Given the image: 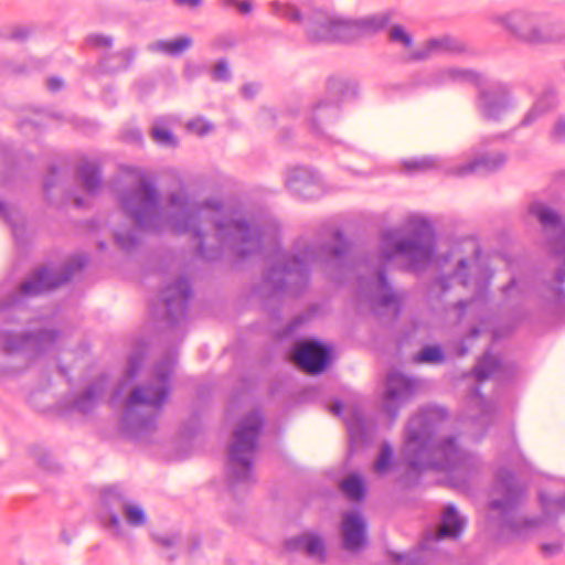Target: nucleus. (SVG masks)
<instances>
[{
    "mask_svg": "<svg viewBox=\"0 0 565 565\" xmlns=\"http://www.w3.org/2000/svg\"><path fill=\"white\" fill-rule=\"evenodd\" d=\"M64 86L63 81L60 77L52 76L47 79L46 87L50 92L56 93Z\"/></svg>",
    "mask_w": 565,
    "mask_h": 565,
    "instance_id": "obj_62",
    "label": "nucleus"
},
{
    "mask_svg": "<svg viewBox=\"0 0 565 565\" xmlns=\"http://www.w3.org/2000/svg\"><path fill=\"white\" fill-rule=\"evenodd\" d=\"M0 216L10 224L12 236L15 242L18 244H23L25 227L23 224H18L12 220L9 207L3 202H0Z\"/></svg>",
    "mask_w": 565,
    "mask_h": 565,
    "instance_id": "obj_42",
    "label": "nucleus"
},
{
    "mask_svg": "<svg viewBox=\"0 0 565 565\" xmlns=\"http://www.w3.org/2000/svg\"><path fill=\"white\" fill-rule=\"evenodd\" d=\"M415 391V380L399 372H391L387 374L383 411L392 422L396 419L399 408L413 397Z\"/></svg>",
    "mask_w": 565,
    "mask_h": 565,
    "instance_id": "obj_18",
    "label": "nucleus"
},
{
    "mask_svg": "<svg viewBox=\"0 0 565 565\" xmlns=\"http://www.w3.org/2000/svg\"><path fill=\"white\" fill-rule=\"evenodd\" d=\"M481 74L470 68L448 67L437 71L431 76V84L445 85L449 83H470L481 86Z\"/></svg>",
    "mask_w": 565,
    "mask_h": 565,
    "instance_id": "obj_27",
    "label": "nucleus"
},
{
    "mask_svg": "<svg viewBox=\"0 0 565 565\" xmlns=\"http://www.w3.org/2000/svg\"><path fill=\"white\" fill-rule=\"evenodd\" d=\"M124 213L141 231H156L159 225L161 209L160 195L152 182L141 178L134 189L120 194Z\"/></svg>",
    "mask_w": 565,
    "mask_h": 565,
    "instance_id": "obj_9",
    "label": "nucleus"
},
{
    "mask_svg": "<svg viewBox=\"0 0 565 565\" xmlns=\"http://www.w3.org/2000/svg\"><path fill=\"white\" fill-rule=\"evenodd\" d=\"M529 211L545 228H558L563 226L562 218L558 213L542 203H533Z\"/></svg>",
    "mask_w": 565,
    "mask_h": 565,
    "instance_id": "obj_34",
    "label": "nucleus"
},
{
    "mask_svg": "<svg viewBox=\"0 0 565 565\" xmlns=\"http://www.w3.org/2000/svg\"><path fill=\"white\" fill-rule=\"evenodd\" d=\"M292 360L307 374L319 375L331 363L332 348L322 341L309 338L298 340L292 347Z\"/></svg>",
    "mask_w": 565,
    "mask_h": 565,
    "instance_id": "obj_16",
    "label": "nucleus"
},
{
    "mask_svg": "<svg viewBox=\"0 0 565 565\" xmlns=\"http://www.w3.org/2000/svg\"><path fill=\"white\" fill-rule=\"evenodd\" d=\"M2 349L7 354H12L29 348L28 332L13 331L1 332Z\"/></svg>",
    "mask_w": 565,
    "mask_h": 565,
    "instance_id": "obj_35",
    "label": "nucleus"
},
{
    "mask_svg": "<svg viewBox=\"0 0 565 565\" xmlns=\"http://www.w3.org/2000/svg\"><path fill=\"white\" fill-rule=\"evenodd\" d=\"M128 503L118 487H109L102 492L103 511L99 519L104 527L113 531L116 536L122 533L119 514L124 513Z\"/></svg>",
    "mask_w": 565,
    "mask_h": 565,
    "instance_id": "obj_20",
    "label": "nucleus"
},
{
    "mask_svg": "<svg viewBox=\"0 0 565 565\" xmlns=\"http://www.w3.org/2000/svg\"><path fill=\"white\" fill-rule=\"evenodd\" d=\"M307 320V317L299 315L295 317L285 328L284 334L289 335L298 330V328Z\"/></svg>",
    "mask_w": 565,
    "mask_h": 565,
    "instance_id": "obj_58",
    "label": "nucleus"
},
{
    "mask_svg": "<svg viewBox=\"0 0 565 565\" xmlns=\"http://www.w3.org/2000/svg\"><path fill=\"white\" fill-rule=\"evenodd\" d=\"M551 139L556 143L565 142V118L558 117L551 131Z\"/></svg>",
    "mask_w": 565,
    "mask_h": 565,
    "instance_id": "obj_52",
    "label": "nucleus"
},
{
    "mask_svg": "<svg viewBox=\"0 0 565 565\" xmlns=\"http://www.w3.org/2000/svg\"><path fill=\"white\" fill-rule=\"evenodd\" d=\"M259 90V85L256 83L244 84L241 88V94L245 99H253Z\"/></svg>",
    "mask_w": 565,
    "mask_h": 565,
    "instance_id": "obj_59",
    "label": "nucleus"
},
{
    "mask_svg": "<svg viewBox=\"0 0 565 565\" xmlns=\"http://www.w3.org/2000/svg\"><path fill=\"white\" fill-rule=\"evenodd\" d=\"M216 236L222 246H227L238 258L245 259L260 252L263 230L244 218L215 220Z\"/></svg>",
    "mask_w": 565,
    "mask_h": 565,
    "instance_id": "obj_12",
    "label": "nucleus"
},
{
    "mask_svg": "<svg viewBox=\"0 0 565 565\" xmlns=\"http://www.w3.org/2000/svg\"><path fill=\"white\" fill-rule=\"evenodd\" d=\"M180 540L179 534H170V535H156L154 541L164 547H172L178 544Z\"/></svg>",
    "mask_w": 565,
    "mask_h": 565,
    "instance_id": "obj_57",
    "label": "nucleus"
},
{
    "mask_svg": "<svg viewBox=\"0 0 565 565\" xmlns=\"http://www.w3.org/2000/svg\"><path fill=\"white\" fill-rule=\"evenodd\" d=\"M339 489L343 495L352 501L360 502L366 495V486L363 478L359 473H350L339 482Z\"/></svg>",
    "mask_w": 565,
    "mask_h": 565,
    "instance_id": "obj_33",
    "label": "nucleus"
},
{
    "mask_svg": "<svg viewBox=\"0 0 565 565\" xmlns=\"http://www.w3.org/2000/svg\"><path fill=\"white\" fill-rule=\"evenodd\" d=\"M348 20L322 10L313 11L306 19V35L311 43L350 42Z\"/></svg>",
    "mask_w": 565,
    "mask_h": 565,
    "instance_id": "obj_14",
    "label": "nucleus"
},
{
    "mask_svg": "<svg viewBox=\"0 0 565 565\" xmlns=\"http://www.w3.org/2000/svg\"><path fill=\"white\" fill-rule=\"evenodd\" d=\"M274 10L277 14L282 15L284 18L288 19L292 22H300L301 21V13L300 11L292 4H282L274 2Z\"/></svg>",
    "mask_w": 565,
    "mask_h": 565,
    "instance_id": "obj_48",
    "label": "nucleus"
},
{
    "mask_svg": "<svg viewBox=\"0 0 565 565\" xmlns=\"http://www.w3.org/2000/svg\"><path fill=\"white\" fill-rule=\"evenodd\" d=\"M221 3L223 7H237L243 14L249 13L253 9L250 0H221Z\"/></svg>",
    "mask_w": 565,
    "mask_h": 565,
    "instance_id": "obj_56",
    "label": "nucleus"
},
{
    "mask_svg": "<svg viewBox=\"0 0 565 565\" xmlns=\"http://www.w3.org/2000/svg\"><path fill=\"white\" fill-rule=\"evenodd\" d=\"M500 367V361L487 352L473 367V375L478 382L488 380Z\"/></svg>",
    "mask_w": 565,
    "mask_h": 565,
    "instance_id": "obj_36",
    "label": "nucleus"
},
{
    "mask_svg": "<svg viewBox=\"0 0 565 565\" xmlns=\"http://www.w3.org/2000/svg\"><path fill=\"white\" fill-rule=\"evenodd\" d=\"M151 137L156 143L159 146H164L169 148H175L178 146V139L174 134L168 129L162 127H152Z\"/></svg>",
    "mask_w": 565,
    "mask_h": 565,
    "instance_id": "obj_41",
    "label": "nucleus"
},
{
    "mask_svg": "<svg viewBox=\"0 0 565 565\" xmlns=\"http://www.w3.org/2000/svg\"><path fill=\"white\" fill-rule=\"evenodd\" d=\"M328 94L330 100H319L307 114L306 121L310 132L317 137L327 136L328 129L338 120L340 103L343 99L355 97L356 84L344 78L330 77L328 79Z\"/></svg>",
    "mask_w": 565,
    "mask_h": 565,
    "instance_id": "obj_11",
    "label": "nucleus"
},
{
    "mask_svg": "<svg viewBox=\"0 0 565 565\" xmlns=\"http://www.w3.org/2000/svg\"><path fill=\"white\" fill-rule=\"evenodd\" d=\"M87 45L96 49L111 47L114 39L110 35L92 33L86 38Z\"/></svg>",
    "mask_w": 565,
    "mask_h": 565,
    "instance_id": "obj_50",
    "label": "nucleus"
},
{
    "mask_svg": "<svg viewBox=\"0 0 565 565\" xmlns=\"http://www.w3.org/2000/svg\"><path fill=\"white\" fill-rule=\"evenodd\" d=\"M192 287L188 278L180 277L167 286L160 294L166 308V321L174 327L186 319Z\"/></svg>",
    "mask_w": 565,
    "mask_h": 565,
    "instance_id": "obj_17",
    "label": "nucleus"
},
{
    "mask_svg": "<svg viewBox=\"0 0 565 565\" xmlns=\"http://www.w3.org/2000/svg\"><path fill=\"white\" fill-rule=\"evenodd\" d=\"M212 77L217 82H227L231 79V72L226 60H220L212 72Z\"/></svg>",
    "mask_w": 565,
    "mask_h": 565,
    "instance_id": "obj_51",
    "label": "nucleus"
},
{
    "mask_svg": "<svg viewBox=\"0 0 565 565\" xmlns=\"http://www.w3.org/2000/svg\"><path fill=\"white\" fill-rule=\"evenodd\" d=\"M413 361L418 364L440 363L445 361V353L439 345L427 344L414 355Z\"/></svg>",
    "mask_w": 565,
    "mask_h": 565,
    "instance_id": "obj_38",
    "label": "nucleus"
},
{
    "mask_svg": "<svg viewBox=\"0 0 565 565\" xmlns=\"http://www.w3.org/2000/svg\"><path fill=\"white\" fill-rule=\"evenodd\" d=\"M436 252V235L428 221H420L407 236L396 237L385 233L381 258L390 262L396 256L407 259L412 271H422L431 263Z\"/></svg>",
    "mask_w": 565,
    "mask_h": 565,
    "instance_id": "obj_6",
    "label": "nucleus"
},
{
    "mask_svg": "<svg viewBox=\"0 0 565 565\" xmlns=\"http://www.w3.org/2000/svg\"><path fill=\"white\" fill-rule=\"evenodd\" d=\"M333 244H309L297 253L279 252L270 267L263 275L257 294L264 300V308L273 319L280 318L284 294L300 295L309 284L313 266L341 267L350 252V242L341 230L332 234Z\"/></svg>",
    "mask_w": 565,
    "mask_h": 565,
    "instance_id": "obj_1",
    "label": "nucleus"
},
{
    "mask_svg": "<svg viewBox=\"0 0 565 565\" xmlns=\"http://www.w3.org/2000/svg\"><path fill=\"white\" fill-rule=\"evenodd\" d=\"M260 120L265 122L276 124L277 121V115L275 111L270 108H264L260 113Z\"/></svg>",
    "mask_w": 565,
    "mask_h": 565,
    "instance_id": "obj_63",
    "label": "nucleus"
},
{
    "mask_svg": "<svg viewBox=\"0 0 565 565\" xmlns=\"http://www.w3.org/2000/svg\"><path fill=\"white\" fill-rule=\"evenodd\" d=\"M76 179L88 195H95L102 188V170L98 163L83 161L76 168Z\"/></svg>",
    "mask_w": 565,
    "mask_h": 565,
    "instance_id": "obj_29",
    "label": "nucleus"
},
{
    "mask_svg": "<svg viewBox=\"0 0 565 565\" xmlns=\"http://www.w3.org/2000/svg\"><path fill=\"white\" fill-rule=\"evenodd\" d=\"M143 363V355L141 352H135L129 355L127 361V369L125 372V379L126 382H131L135 380L137 374L139 373L141 366Z\"/></svg>",
    "mask_w": 565,
    "mask_h": 565,
    "instance_id": "obj_44",
    "label": "nucleus"
},
{
    "mask_svg": "<svg viewBox=\"0 0 565 565\" xmlns=\"http://www.w3.org/2000/svg\"><path fill=\"white\" fill-rule=\"evenodd\" d=\"M31 34V30L26 26H19L13 30V32L10 35L11 40L14 41H25Z\"/></svg>",
    "mask_w": 565,
    "mask_h": 565,
    "instance_id": "obj_61",
    "label": "nucleus"
},
{
    "mask_svg": "<svg viewBox=\"0 0 565 565\" xmlns=\"http://www.w3.org/2000/svg\"><path fill=\"white\" fill-rule=\"evenodd\" d=\"M285 547L289 552L302 550L310 557L319 556L321 561L324 559V543L318 535L303 534L291 537L286 541Z\"/></svg>",
    "mask_w": 565,
    "mask_h": 565,
    "instance_id": "obj_30",
    "label": "nucleus"
},
{
    "mask_svg": "<svg viewBox=\"0 0 565 565\" xmlns=\"http://www.w3.org/2000/svg\"><path fill=\"white\" fill-rule=\"evenodd\" d=\"M188 128L195 131L199 136H204L212 130L213 126L203 119H195L188 122Z\"/></svg>",
    "mask_w": 565,
    "mask_h": 565,
    "instance_id": "obj_54",
    "label": "nucleus"
},
{
    "mask_svg": "<svg viewBox=\"0 0 565 565\" xmlns=\"http://www.w3.org/2000/svg\"><path fill=\"white\" fill-rule=\"evenodd\" d=\"M469 264L466 258H461L451 275H440L433 279L430 284V292L434 294L436 289L438 292L436 297L441 299L446 292L451 288L452 278H457L461 286L467 287L469 285Z\"/></svg>",
    "mask_w": 565,
    "mask_h": 565,
    "instance_id": "obj_28",
    "label": "nucleus"
},
{
    "mask_svg": "<svg viewBox=\"0 0 565 565\" xmlns=\"http://www.w3.org/2000/svg\"><path fill=\"white\" fill-rule=\"evenodd\" d=\"M125 140L129 141V142L141 143L142 142V134L138 129H131L125 134Z\"/></svg>",
    "mask_w": 565,
    "mask_h": 565,
    "instance_id": "obj_64",
    "label": "nucleus"
},
{
    "mask_svg": "<svg viewBox=\"0 0 565 565\" xmlns=\"http://www.w3.org/2000/svg\"><path fill=\"white\" fill-rule=\"evenodd\" d=\"M106 392V380L100 376L88 384L85 390L76 395L70 407L83 415L92 413Z\"/></svg>",
    "mask_w": 565,
    "mask_h": 565,
    "instance_id": "obj_24",
    "label": "nucleus"
},
{
    "mask_svg": "<svg viewBox=\"0 0 565 565\" xmlns=\"http://www.w3.org/2000/svg\"><path fill=\"white\" fill-rule=\"evenodd\" d=\"M137 55L135 47H125L113 53H104L97 64L98 74H116L130 68Z\"/></svg>",
    "mask_w": 565,
    "mask_h": 565,
    "instance_id": "obj_26",
    "label": "nucleus"
},
{
    "mask_svg": "<svg viewBox=\"0 0 565 565\" xmlns=\"http://www.w3.org/2000/svg\"><path fill=\"white\" fill-rule=\"evenodd\" d=\"M465 51L466 45L462 41L455 36L444 35L428 40L423 50L412 53V58L415 61H422L433 54H461Z\"/></svg>",
    "mask_w": 565,
    "mask_h": 565,
    "instance_id": "obj_23",
    "label": "nucleus"
},
{
    "mask_svg": "<svg viewBox=\"0 0 565 565\" xmlns=\"http://www.w3.org/2000/svg\"><path fill=\"white\" fill-rule=\"evenodd\" d=\"M503 24L516 41L526 45L565 42V30L557 29L536 13L515 11L503 18Z\"/></svg>",
    "mask_w": 565,
    "mask_h": 565,
    "instance_id": "obj_10",
    "label": "nucleus"
},
{
    "mask_svg": "<svg viewBox=\"0 0 565 565\" xmlns=\"http://www.w3.org/2000/svg\"><path fill=\"white\" fill-rule=\"evenodd\" d=\"M171 206L181 207L180 212L173 213L170 217L171 225L177 234L191 233L198 239L195 255L206 262L221 259L223 255L222 246L206 247L204 243V233L201 228V216L204 209L221 211L223 205L216 200H205L200 204L189 205L186 198L172 193L169 196Z\"/></svg>",
    "mask_w": 565,
    "mask_h": 565,
    "instance_id": "obj_8",
    "label": "nucleus"
},
{
    "mask_svg": "<svg viewBox=\"0 0 565 565\" xmlns=\"http://www.w3.org/2000/svg\"><path fill=\"white\" fill-rule=\"evenodd\" d=\"M508 161L504 152H486L476 157L470 162L460 166L457 169L458 175H467L469 173L489 174L501 170Z\"/></svg>",
    "mask_w": 565,
    "mask_h": 565,
    "instance_id": "obj_22",
    "label": "nucleus"
},
{
    "mask_svg": "<svg viewBox=\"0 0 565 565\" xmlns=\"http://www.w3.org/2000/svg\"><path fill=\"white\" fill-rule=\"evenodd\" d=\"M342 544L347 551H359L366 544V523L358 512L343 515Z\"/></svg>",
    "mask_w": 565,
    "mask_h": 565,
    "instance_id": "obj_21",
    "label": "nucleus"
},
{
    "mask_svg": "<svg viewBox=\"0 0 565 565\" xmlns=\"http://www.w3.org/2000/svg\"><path fill=\"white\" fill-rule=\"evenodd\" d=\"M403 168L408 173H422L437 168V160L433 157L414 158L403 161Z\"/></svg>",
    "mask_w": 565,
    "mask_h": 565,
    "instance_id": "obj_39",
    "label": "nucleus"
},
{
    "mask_svg": "<svg viewBox=\"0 0 565 565\" xmlns=\"http://www.w3.org/2000/svg\"><path fill=\"white\" fill-rule=\"evenodd\" d=\"M476 108L483 120L501 121L513 109V99L509 86L497 82L488 87H480L476 97Z\"/></svg>",
    "mask_w": 565,
    "mask_h": 565,
    "instance_id": "obj_15",
    "label": "nucleus"
},
{
    "mask_svg": "<svg viewBox=\"0 0 565 565\" xmlns=\"http://www.w3.org/2000/svg\"><path fill=\"white\" fill-rule=\"evenodd\" d=\"M193 44V40L190 36H180L171 40V56L177 57L188 51Z\"/></svg>",
    "mask_w": 565,
    "mask_h": 565,
    "instance_id": "obj_49",
    "label": "nucleus"
},
{
    "mask_svg": "<svg viewBox=\"0 0 565 565\" xmlns=\"http://www.w3.org/2000/svg\"><path fill=\"white\" fill-rule=\"evenodd\" d=\"M494 491L501 498L491 500L489 509L498 513L495 521L502 532L520 534L525 529L540 525V520L523 518L519 512L525 489L516 482L513 471L507 468L497 471Z\"/></svg>",
    "mask_w": 565,
    "mask_h": 565,
    "instance_id": "obj_7",
    "label": "nucleus"
},
{
    "mask_svg": "<svg viewBox=\"0 0 565 565\" xmlns=\"http://www.w3.org/2000/svg\"><path fill=\"white\" fill-rule=\"evenodd\" d=\"M115 242L121 249L128 252L134 249L138 245L139 239L135 231L129 230L122 233L116 232Z\"/></svg>",
    "mask_w": 565,
    "mask_h": 565,
    "instance_id": "obj_45",
    "label": "nucleus"
},
{
    "mask_svg": "<svg viewBox=\"0 0 565 565\" xmlns=\"http://www.w3.org/2000/svg\"><path fill=\"white\" fill-rule=\"evenodd\" d=\"M540 502L546 519H555L558 512H565V493L559 497H550L541 493Z\"/></svg>",
    "mask_w": 565,
    "mask_h": 565,
    "instance_id": "obj_37",
    "label": "nucleus"
},
{
    "mask_svg": "<svg viewBox=\"0 0 565 565\" xmlns=\"http://www.w3.org/2000/svg\"><path fill=\"white\" fill-rule=\"evenodd\" d=\"M393 465V449L388 443H383L374 462V471L377 475H385Z\"/></svg>",
    "mask_w": 565,
    "mask_h": 565,
    "instance_id": "obj_40",
    "label": "nucleus"
},
{
    "mask_svg": "<svg viewBox=\"0 0 565 565\" xmlns=\"http://www.w3.org/2000/svg\"><path fill=\"white\" fill-rule=\"evenodd\" d=\"M58 177V168L55 166L50 167L49 173L43 182L44 193L47 195L50 191L56 185Z\"/></svg>",
    "mask_w": 565,
    "mask_h": 565,
    "instance_id": "obj_55",
    "label": "nucleus"
},
{
    "mask_svg": "<svg viewBox=\"0 0 565 565\" xmlns=\"http://www.w3.org/2000/svg\"><path fill=\"white\" fill-rule=\"evenodd\" d=\"M263 428V414L255 409L246 414L233 431V441L227 451L226 479L235 495L255 482L253 462Z\"/></svg>",
    "mask_w": 565,
    "mask_h": 565,
    "instance_id": "obj_4",
    "label": "nucleus"
},
{
    "mask_svg": "<svg viewBox=\"0 0 565 565\" xmlns=\"http://www.w3.org/2000/svg\"><path fill=\"white\" fill-rule=\"evenodd\" d=\"M390 40L394 43H401L408 49L413 45V38L402 25L395 24L390 30Z\"/></svg>",
    "mask_w": 565,
    "mask_h": 565,
    "instance_id": "obj_46",
    "label": "nucleus"
},
{
    "mask_svg": "<svg viewBox=\"0 0 565 565\" xmlns=\"http://www.w3.org/2000/svg\"><path fill=\"white\" fill-rule=\"evenodd\" d=\"M60 337L61 331L54 328L28 331L29 348H32L38 353L46 352L53 348Z\"/></svg>",
    "mask_w": 565,
    "mask_h": 565,
    "instance_id": "obj_32",
    "label": "nucleus"
},
{
    "mask_svg": "<svg viewBox=\"0 0 565 565\" xmlns=\"http://www.w3.org/2000/svg\"><path fill=\"white\" fill-rule=\"evenodd\" d=\"M285 184L292 195L301 200H316L324 193L319 173L310 167L289 168L286 172Z\"/></svg>",
    "mask_w": 565,
    "mask_h": 565,
    "instance_id": "obj_19",
    "label": "nucleus"
},
{
    "mask_svg": "<svg viewBox=\"0 0 565 565\" xmlns=\"http://www.w3.org/2000/svg\"><path fill=\"white\" fill-rule=\"evenodd\" d=\"M376 302L384 308L394 306L395 315L398 316L401 313V301L392 288L390 290H383V292L377 296Z\"/></svg>",
    "mask_w": 565,
    "mask_h": 565,
    "instance_id": "obj_47",
    "label": "nucleus"
},
{
    "mask_svg": "<svg viewBox=\"0 0 565 565\" xmlns=\"http://www.w3.org/2000/svg\"><path fill=\"white\" fill-rule=\"evenodd\" d=\"M376 278H377L379 287L382 290H390L392 288L390 281L387 279L386 270L384 267H381L376 270Z\"/></svg>",
    "mask_w": 565,
    "mask_h": 565,
    "instance_id": "obj_60",
    "label": "nucleus"
},
{
    "mask_svg": "<svg viewBox=\"0 0 565 565\" xmlns=\"http://www.w3.org/2000/svg\"><path fill=\"white\" fill-rule=\"evenodd\" d=\"M147 50L151 53H161L171 56V40H157L149 43Z\"/></svg>",
    "mask_w": 565,
    "mask_h": 565,
    "instance_id": "obj_53",
    "label": "nucleus"
},
{
    "mask_svg": "<svg viewBox=\"0 0 565 565\" xmlns=\"http://www.w3.org/2000/svg\"><path fill=\"white\" fill-rule=\"evenodd\" d=\"M87 255H74L58 269L40 267L35 269L17 290L0 300V315L8 322L19 320L18 315L25 310V299L40 296L70 281L75 273L88 263Z\"/></svg>",
    "mask_w": 565,
    "mask_h": 565,
    "instance_id": "obj_5",
    "label": "nucleus"
},
{
    "mask_svg": "<svg viewBox=\"0 0 565 565\" xmlns=\"http://www.w3.org/2000/svg\"><path fill=\"white\" fill-rule=\"evenodd\" d=\"M124 514L127 523L135 527L143 525L147 521L145 511L140 507L131 503L127 504Z\"/></svg>",
    "mask_w": 565,
    "mask_h": 565,
    "instance_id": "obj_43",
    "label": "nucleus"
},
{
    "mask_svg": "<svg viewBox=\"0 0 565 565\" xmlns=\"http://www.w3.org/2000/svg\"><path fill=\"white\" fill-rule=\"evenodd\" d=\"M392 18L393 11L388 10L361 19L348 20L349 40L353 41L363 34L380 32L391 22Z\"/></svg>",
    "mask_w": 565,
    "mask_h": 565,
    "instance_id": "obj_25",
    "label": "nucleus"
},
{
    "mask_svg": "<svg viewBox=\"0 0 565 565\" xmlns=\"http://www.w3.org/2000/svg\"><path fill=\"white\" fill-rule=\"evenodd\" d=\"M173 361L166 356L156 363L153 372L159 384L139 385L129 394L120 418L122 436L135 443H148L157 430V422L169 396L168 382Z\"/></svg>",
    "mask_w": 565,
    "mask_h": 565,
    "instance_id": "obj_3",
    "label": "nucleus"
},
{
    "mask_svg": "<svg viewBox=\"0 0 565 565\" xmlns=\"http://www.w3.org/2000/svg\"><path fill=\"white\" fill-rule=\"evenodd\" d=\"M403 457L408 468L397 481L407 489L419 483L425 470L446 472L456 487L467 484L475 462L473 457L459 449L456 437L436 439L429 411H423L408 420Z\"/></svg>",
    "mask_w": 565,
    "mask_h": 565,
    "instance_id": "obj_2",
    "label": "nucleus"
},
{
    "mask_svg": "<svg viewBox=\"0 0 565 565\" xmlns=\"http://www.w3.org/2000/svg\"><path fill=\"white\" fill-rule=\"evenodd\" d=\"M557 105L556 92L552 88L545 89L533 106L529 109L521 121V126L527 127L533 125L539 118L554 109Z\"/></svg>",
    "mask_w": 565,
    "mask_h": 565,
    "instance_id": "obj_31",
    "label": "nucleus"
},
{
    "mask_svg": "<svg viewBox=\"0 0 565 565\" xmlns=\"http://www.w3.org/2000/svg\"><path fill=\"white\" fill-rule=\"evenodd\" d=\"M466 526V520L461 518L454 504H447L443 511L441 524L439 531L429 533L419 544V551L408 553L390 552L393 562H404V565H426L420 557V552L427 550L429 541H440L443 539H458Z\"/></svg>",
    "mask_w": 565,
    "mask_h": 565,
    "instance_id": "obj_13",
    "label": "nucleus"
}]
</instances>
